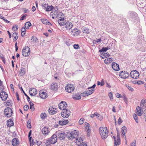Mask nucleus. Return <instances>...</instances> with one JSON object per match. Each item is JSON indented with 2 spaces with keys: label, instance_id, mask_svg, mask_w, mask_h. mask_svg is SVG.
I'll use <instances>...</instances> for the list:
<instances>
[{
  "label": "nucleus",
  "instance_id": "19",
  "mask_svg": "<svg viewBox=\"0 0 146 146\" xmlns=\"http://www.w3.org/2000/svg\"><path fill=\"white\" fill-rule=\"evenodd\" d=\"M127 128L125 126H123L121 128V131L122 136L123 137H124V138L125 139L126 141V137L125 136V134L126 132Z\"/></svg>",
  "mask_w": 146,
  "mask_h": 146
},
{
  "label": "nucleus",
  "instance_id": "21",
  "mask_svg": "<svg viewBox=\"0 0 146 146\" xmlns=\"http://www.w3.org/2000/svg\"><path fill=\"white\" fill-rule=\"evenodd\" d=\"M25 68L23 67H21L19 71V75L20 76H24L25 73Z\"/></svg>",
  "mask_w": 146,
  "mask_h": 146
},
{
  "label": "nucleus",
  "instance_id": "63",
  "mask_svg": "<svg viewBox=\"0 0 146 146\" xmlns=\"http://www.w3.org/2000/svg\"><path fill=\"white\" fill-rule=\"evenodd\" d=\"M100 56L102 58H106V56L105 55V54H101Z\"/></svg>",
  "mask_w": 146,
  "mask_h": 146
},
{
  "label": "nucleus",
  "instance_id": "8",
  "mask_svg": "<svg viewBox=\"0 0 146 146\" xmlns=\"http://www.w3.org/2000/svg\"><path fill=\"white\" fill-rule=\"evenodd\" d=\"M114 140L115 146H119V145L120 144L121 140L119 135H117V138L115 136H113Z\"/></svg>",
  "mask_w": 146,
  "mask_h": 146
},
{
  "label": "nucleus",
  "instance_id": "11",
  "mask_svg": "<svg viewBox=\"0 0 146 146\" xmlns=\"http://www.w3.org/2000/svg\"><path fill=\"white\" fill-rule=\"evenodd\" d=\"M56 134H57L58 137L60 138V139L63 140L65 137V134L63 131L57 132H56Z\"/></svg>",
  "mask_w": 146,
  "mask_h": 146
},
{
  "label": "nucleus",
  "instance_id": "27",
  "mask_svg": "<svg viewBox=\"0 0 146 146\" xmlns=\"http://www.w3.org/2000/svg\"><path fill=\"white\" fill-rule=\"evenodd\" d=\"M71 32L73 33L72 35L73 36H77L79 34L78 29H73L72 31Z\"/></svg>",
  "mask_w": 146,
  "mask_h": 146
},
{
  "label": "nucleus",
  "instance_id": "44",
  "mask_svg": "<svg viewBox=\"0 0 146 146\" xmlns=\"http://www.w3.org/2000/svg\"><path fill=\"white\" fill-rule=\"evenodd\" d=\"M18 26L17 25H14L12 27V30L14 31H16L18 29Z\"/></svg>",
  "mask_w": 146,
  "mask_h": 146
},
{
  "label": "nucleus",
  "instance_id": "60",
  "mask_svg": "<svg viewBox=\"0 0 146 146\" xmlns=\"http://www.w3.org/2000/svg\"><path fill=\"white\" fill-rule=\"evenodd\" d=\"M27 16V15H24L22 16V17L20 18V20H23L25 19Z\"/></svg>",
  "mask_w": 146,
  "mask_h": 146
},
{
  "label": "nucleus",
  "instance_id": "23",
  "mask_svg": "<svg viewBox=\"0 0 146 146\" xmlns=\"http://www.w3.org/2000/svg\"><path fill=\"white\" fill-rule=\"evenodd\" d=\"M140 106L142 108H146V99H143L141 100L140 103Z\"/></svg>",
  "mask_w": 146,
  "mask_h": 146
},
{
  "label": "nucleus",
  "instance_id": "33",
  "mask_svg": "<svg viewBox=\"0 0 146 146\" xmlns=\"http://www.w3.org/2000/svg\"><path fill=\"white\" fill-rule=\"evenodd\" d=\"M54 9V7L52 6H47L45 10L46 11H49L52 10Z\"/></svg>",
  "mask_w": 146,
  "mask_h": 146
},
{
  "label": "nucleus",
  "instance_id": "15",
  "mask_svg": "<svg viewBox=\"0 0 146 146\" xmlns=\"http://www.w3.org/2000/svg\"><path fill=\"white\" fill-rule=\"evenodd\" d=\"M64 25L65 28L68 30L71 29L73 26L72 23L69 21L66 22L65 23Z\"/></svg>",
  "mask_w": 146,
  "mask_h": 146
},
{
  "label": "nucleus",
  "instance_id": "16",
  "mask_svg": "<svg viewBox=\"0 0 146 146\" xmlns=\"http://www.w3.org/2000/svg\"><path fill=\"white\" fill-rule=\"evenodd\" d=\"M66 22V21L65 19V18L63 17L62 18H61L60 19H58V22L59 25L61 26H63L64 25L65 23Z\"/></svg>",
  "mask_w": 146,
  "mask_h": 146
},
{
  "label": "nucleus",
  "instance_id": "32",
  "mask_svg": "<svg viewBox=\"0 0 146 146\" xmlns=\"http://www.w3.org/2000/svg\"><path fill=\"white\" fill-rule=\"evenodd\" d=\"M82 30V31L83 33L89 34L90 33V30L88 28H84Z\"/></svg>",
  "mask_w": 146,
  "mask_h": 146
},
{
  "label": "nucleus",
  "instance_id": "57",
  "mask_svg": "<svg viewBox=\"0 0 146 146\" xmlns=\"http://www.w3.org/2000/svg\"><path fill=\"white\" fill-rule=\"evenodd\" d=\"M98 114L97 113L95 112L94 114H92L91 115V117L92 118L94 117L95 116H98Z\"/></svg>",
  "mask_w": 146,
  "mask_h": 146
},
{
  "label": "nucleus",
  "instance_id": "2",
  "mask_svg": "<svg viewBox=\"0 0 146 146\" xmlns=\"http://www.w3.org/2000/svg\"><path fill=\"white\" fill-rule=\"evenodd\" d=\"M30 48L27 46L24 47L22 52L23 55L25 57L29 56L30 54Z\"/></svg>",
  "mask_w": 146,
  "mask_h": 146
},
{
  "label": "nucleus",
  "instance_id": "64",
  "mask_svg": "<svg viewBox=\"0 0 146 146\" xmlns=\"http://www.w3.org/2000/svg\"><path fill=\"white\" fill-rule=\"evenodd\" d=\"M81 144V146H87V145L85 142H82Z\"/></svg>",
  "mask_w": 146,
  "mask_h": 146
},
{
  "label": "nucleus",
  "instance_id": "47",
  "mask_svg": "<svg viewBox=\"0 0 146 146\" xmlns=\"http://www.w3.org/2000/svg\"><path fill=\"white\" fill-rule=\"evenodd\" d=\"M31 38V40H33V43L34 44L36 42L37 40V38L36 37H35L34 36H32Z\"/></svg>",
  "mask_w": 146,
  "mask_h": 146
},
{
  "label": "nucleus",
  "instance_id": "14",
  "mask_svg": "<svg viewBox=\"0 0 146 146\" xmlns=\"http://www.w3.org/2000/svg\"><path fill=\"white\" fill-rule=\"evenodd\" d=\"M57 111L56 108L53 106H50L48 109V111L49 113L51 115L55 114Z\"/></svg>",
  "mask_w": 146,
  "mask_h": 146
},
{
  "label": "nucleus",
  "instance_id": "61",
  "mask_svg": "<svg viewBox=\"0 0 146 146\" xmlns=\"http://www.w3.org/2000/svg\"><path fill=\"white\" fill-rule=\"evenodd\" d=\"M122 120L121 119V118L119 117L118 121V124L119 125L121 124V123H122Z\"/></svg>",
  "mask_w": 146,
  "mask_h": 146
},
{
  "label": "nucleus",
  "instance_id": "39",
  "mask_svg": "<svg viewBox=\"0 0 146 146\" xmlns=\"http://www.w3.org/2000/svg\"><path fill=\"white\" fill-rule=\"evenodd\" d=\"M87 124L85 125V128L87 132L91 131L90 129L89 125V124L88 123H87Z\"/></svg>",
  "mask_w": 146,
  "mask_h": 146
},
{
  "label": "nucleus",
  "instance_id": "7",
  "mask_svg": "<svg viewBox=\"0 0 146 146\" xmlns=\"http://www.w3.org/2000/svg\"><path fill=\"white\" fill-rule=\"evenodd\" d=\"M119 76L121 78L125 79L129 76V74L125 71H121L119 74Z\"/></svg>",
  "mask_w": 146,
  "mask_h": 146
},
{
  "label": "nucleus",
  "instance_id": "17",
  "mask_svg": "<svg viewBox=\"0 0 146 146\" xmlns=\"http://www.w3.org/2000/svg\"><path fill=\"white\" fill-rule=\"evenodd\" d=\"M12 144L13 146H17L19 144V141L18 138H13L12 141Z\"/></svg>",
  "mask_w": 146,
  "mask_h": 146
},
{
  "label": "nucleus",
  "instance_id": "20",
  "mask_svg": "<svg viewBox=\"0 0 146 146\" xmlns=\"http://www.w3.org/2000/svg\"><path fill=\"white\" fill-rule=\"evenodd\" d=\"M29 93L31 96H35L37 94V90L35 88H31L29 90Z\"/></svg>",
  "mask_w": 146,
  "mask_h": 146
},
{
  "label": "nucleus",
  "instance_id": "58",
  "mask_svg": "<svg viewBox=\"0 0 146 146\" xmlns=\"http://www.w3.org/2000/svg\"><path fill=\"white\" fill-rule=\"evenodd\" d=\"M127 87L128 89L131 91L132 92L133 91V88H132L131 86H127Z\"/></svg>",
  "mask_w": 146,
  "mask_h": 146
},
{
  "label": "nucleus",
  "instance_id": "51",
  "mask_svg": "<svg viewBox=\"0 0 146 146\" xmlns=\"http://www.w3.org/2000/svg\"><path fill=\"white\" fill-rule=\"evenodd\" d=\"M84 119H83L81 118L79 121V123L80 125L82 124L84 122Z\"/></svg>",
  "mask_w": 146,
  "mask_h": 146
},
{
  "label": "nucleus",
  "instance_id": "4",
  "mask_svg": "<svg viewBox=\"0 0 146 146\" xmlns=\"http://www.w3.org/2000/svg\"><path fill=\"white\" fill-rule=\"evenodd\" d=\"M13 113V111L11 108L9 107L6 108L4 111V114L8 117H10Z\"/></svg>",
  "mask_w": 146,
  "mask_h": 146
},
{
  "label": "nucleus",
  "instance_id": "43",
  "mask_svg": "<svg viewBox=\"0 0 146 146\" xmlns=\"http://www.w3.org/2000/svg\"><path fill=\"white\" fill-rule=\"evenodd\" d=\"M31 133H32V131L30 130L29 132V135H28V137L29 139V141L30 142L31 145V139H32V137H31L30 136L31 134Z\"/></svg>",
  "mask_w": 146,
  "mask_h": 146
},
{
  "label": "nucleus",
  "instance_id": "45",
  "mask_svg": "<svg viewBox=\"0 0 146 146\" xmlns=\"http://www.w3.org/2000/svg\"><path fill=\"white\" fill-rule=\"evenodd\" d=\"M45 143L46 146H50V144L51 143L48 139L45 141Z\"/></svg>",
  "mask_w": 146,
  "mask_h": 146
},
{
  "label": "nucleus",
  "instance_id": "46",
  "mask_svg": "<svg viewBox=\"0 0 146 146\" xmlns=\"http://www.w3.org/2000/svg\"><path fill=\"white\" fill-rule=\"evenodd\" d=\"M76 142H80V144H81V143L82 142V141H83L82 139V138L81 137H79L78 138H76Z\"/></svg>",
  "mask_w": 146,
  "mask_h": 146
},
{
  "label": "nucleus",
  "instance_id": "30",
  "mask_svg": "<svg viewBox=\"0 0 146 146\" xmlns=\"http://www.w3.org/2000/svg\"><path fill=\"white\" fill-rule=\"evenodd\" d=\"M57 17L58 19H61V18H62L63 17L65 18V17L64 15V14L62 12H60L58 14Z\"/></svg>",
  "mask_w": 146,
  "mask_h": 146
},
{
  "label": "nucleus",
  "instance_id": "40",
  "mask_svg": "<svg viewBox=\"0 0 146 146\" xmlns=\"http://www.w3.org/2000/svg\"><path fill=\"white\" fill-rule=\"evenodd\" d=\"M21 90L22 91L23 93L27 97V100H28V102H29V101H30V98L29 97V96L25 93L23 91V89L22 87H21Z\"/></svg>",
  "mask_w": 146,
  "mask_h": 146
},
{
  "label": "nucleus",
  "instance_id": "13",
  "mask_svg": "<svg viewBox=\"0 0 146 146\" xmlns=\"http://www.w3.org/2000/svg\"><path fill=\"white\" fill-rule=\"evenodd\" d=\"M52 144H54L57 141V136L56 135L54 134L52 136V137L48 139Z\"/></svg>",
  "mask_w": 146,
  "mask_h": 146
},
{
  "label": "nucleus",
  "instance_id": "6",
  "mask_svg": "<svg viewBox=\"0 0 146 146\" xmlns=\"http://www.w3.org/2000/svg\"><path fill=\"white\" fill-rule=\"evenodd\" d=\"M139 75L138 72L135 70L131 71L130 73L131 77L134 79H137L139 78Z\"/></svg>",
  "mask_w": 146,
  "mask_h": 146
},
{
  "label": "nucleus",
  "instance_id": "3",
  "mask_svg": "<svg viewBox=\"0 0 146 146\" xmlns=\"http://www.w3.org/2000/svg\"><path fill=\"white\" fill-rule=\"evenodd\" d=\"M70 114V111L66 108L63 109L61 113L62 116L64 118H68Z\"/></svg>",
  "mask_w": 146,
  "mask_h": 146
},
{
  "label": "nucleus",
  "instance_id": "24",
  "mask_svg": "<svg viewBox=\"0 0 146 146\" xmlns=\"http://www.w3.org/2000/svg\"><path fill=\"white\" fill-rule=\"evenodd\" d=\"M58 88V87L57 83H53L51 85V88L52 90L56 91L57 90Z\"/></svg>",
  "mask_w": 146,
  "mask_h": 146
},
{
  "label": "nucleus",
  "instance_id": "37",
  "mask_svg": "<svg viewBox=\"0 0 146 146\" xmlns=\"http://www.w3.org/2000/svg\"><path fill=\"white\" fill-rule=\"evenodd\" d=\"M105 82L104 80V79H103L101 82H100L99 81H98L97 82V85H101V86H102L104 85Z\"/></svg>",
  "mask_w": 146,
  "mask_h": 146
},
{
  "label": "nucleus",
  "instance_id": "31",
  "mask_svg": "<svg viewBox=\"0 0 146 146\" xmlns=\"http://www.w3.org/2000/svg\"><path fill=\"white\" fill-rule=\"evenodd\" d=\"M13 37L14 38L13 39V41H15L17 40L18 38V33H14L12 35Z\"/></svg>",
  "mask_w": 146,
  "mask_h": 146
},
{
  "label": "nucleus",
  "instance_id": "42",
  "mask_svg": "<svg viewBox=\"0 0 146 146\" xmlns=\"http://www.w3.org/2000/svg\"><path fill=\"white\" fill-rule=\"evenodd\" d=\"M89 90L87 91V92L88 93V95H90L92 94V93L94 92V89H89Z\"/></svg>",
  "mask_w": 146,
  "mask_h": 146
},
{
  "label": "nucleus",
  "instance_id": "25",
  "mask_svg": "<svg viewBox=\"0 0 146 146\" xmlns=\"http://www.w3.org/2000/svg\"><path fill=\"white\" fill-rule=\"evenodd\" d=\"M112 67L113 69L115 70H119V65L115 62L112 63Z\"/></svg>",
  "mask_w": 146,
  "mask_h": 146
},
{
  "label": "nucleus",
  "instance_id": "28",
  "mask_svg": "<svg viewBox=\"0 0 146 146\" xmlns=\"http://www.w3.org/2000/svg\"><path fill=\"white\" fill-rule=\"evenodd\" d=\"M13 122L11 119H9L7 121V125L8 126L10 127L13 126Z\"/></svg>",
  "mask_w": 146,
  "mask_h": 146
},
{
  "label": "nucleus",
  "instance_id": "29",
  "mask_svg": "<svg viewBox=\"0 0 146 146\" xmlns=\"http://www.w3.org/2000/svg\"><path fill=\"white\" fill-rule=\"evenodd\" d=\"M73 98L74 100H79L81 98V96L79 94H77L74 95Z\"/></svg>",
  "mask_w": 146,
  "mask_h": 146
},
{
  "label": "nucleus",
  "instance_id": "53",
  "mask_svg": "<svg viewBox=\"0 0 146 146\" xmlns=\"http://www.w3.org/2000/svg\"><path fill=\"white\" fill-rule=\"evenodd\" d=\"M136 143L135 140L133 142L131 143L130 144V146H135L136 145Z\"/></svg>",
  "mask_w": 146,
  "mask_h": 146
},
{
  "label": "nucleus",
  "instance_id": "12",
  "mask_svg": "<svg viewBox=\"0 0 146 146\" xmlns=\"http://www.w3.org/2000/svg\"><path fill=\"white\" fill-rule=\"evenodd\" d=\"M0 97L2 100H6L8 97V95L5 92H1L0 93Z\"/></svg>",
  "mask_w": 146,
  "mask_h": 146
},
{
  "label": "nucleus",
  "instance_id": "54",
  "mask_svg": "<svg viewBox=\"0 0 146 146\" xmlns=\"http://www.w3.org/2000/svg\"><path fill=\"white\" fill-rule=\"evenodd\" d=\"M76 131V130H75L74 131V135H73L74 136V138H75V139H76V138H77V136L78 135V133L77 132H76V133H75V132Z\"/></svg>",
  "mask_w": 146,
  "mask_h": 146
},
{
  "label": "nucleus",
  "instance_id": "9",
  "mask_svg": "<svg viewBox=\"0 0 146 146\" xmlns=\"http://www.w3.org/2000/svg\"><path fill=\"white\" fill-rule=\"evenodd\" d=\"M59 108L62 110L66 109L67 107V104L64 101H62L59 104Z\"/></svg>",
  "mask_w": 146,
  "mask_h": 146
},
{
  "label": "nucleus",
  "instance_id": "49",
  "mask_svg": "<svg viewBox=\"0 0 146 146\" xmlns=\"http://www.w3.org/2000/svg\"><path fill=\"white\" fill-rule=\"evenodd\" d=\"M107 50V49L106 47H103L101 49L99 50V52H105Z\"/></svg>",
  "mask_w": 146,
  "mask_h": 146
},
{
  "label": "nucleus",
  "instance_id": "5",
  "mask_svg": "<svg viewBox=\"0 0 146 146\" xmlns=\"http://www.w3.org/2000/svg\"><path fill=\"white\" fill-rule=\"evenodd\" d=\"M74 87L73 85L70 84H67L65 86V90L68 93L73 92L74 90Z\"/></svg>",
  "mask_w": 146,
  "mask_h": 146
},
{
  "label": "nucleus",
  "instance_id": "62",
  "mask_svg": "<svg viewBox=\"0 0 146 146\" xmlns=\"http://www.w3.org/2000/svg\"><path fill=\"white\" fill-rule=\"evenodd\" d=\"M48 20L46 19H44L42 21V22L44 24H46V23L48 22Z\"/></svg>",
  "mask_w": 146,
  "mask_h": 146
},
{
  "label": "nucleus",
  "instance_id": "48",
  "mask_svg": "<svg viewBox=\"0 0 146 146\" xmlns=\"http://www.w3.org/2000/svg\"><path fill=\"white\" fill-rule=\"evenodd\" d=\"M27 127L29 128H31V121L30 120H29L27 121Z\"/></svg>",
  "mask_w": 146,
  "mask_h": 146
},
{
  "label": "nucleus",
  "instance_id": "52",
  "mask_svg": "<svg viewBox=\"0 0 146 146\" xmlns=\"http://www.w3.org/2000/svg\"><path fill=\"white\" fill-rule=\"evenodd\" d=\"M24 109L25 111H27L29 109V106L28 105H26L24 106Z\"/></svg>",
  "mask_w": 146,
  "mask_h": 146
},
{
  "label": "nucleus",
  "instance_id": "41",
  "mask_svg": "<svg viewBox=\"0 0 146 146\" xmlns=\"http://www.w3.org/2000/svg\"><path fill=\"white\" fill-rule=\"evenodd\" d=\"M40 116L42 119H44L46 117V115L45 113H41Z\"/></svg>",
  "mask_w": 146,
  "mask_h": 146
},
{
  "label": "nucleus",
  "instance_id": "18",
  "mask_svg": "<svg viewBox=\"0 0 146 146\" xmlns=\"http://www.w3.org/2000/svg\"><path fill=\"white\" fill-rule=\"evenodd\" d=\"M42 133L44 135H48L50 132L47 127H44L42 130Z\"/></svg>",
  "mask_w": 146,
  "mask_h": 146
},
{
  "label": "nucleus",
  "instance_id": "22",
  "mask_svg": "<svg viewBox=\"0 0 146 146\" xmlns=\"http://www.w3.org/2000/svg\"><path fill=\"white\" fill-rule=\"evenodd\" d=\"M69 121L68 120L62 119L61 120L59 121V124L61 125H66L68 123Z\"/></svg>",
  "mask_w": 146,
  "mask_h": 146
},
{
  "label": "nucleus",
  "instance_id": "50",
  "mask_svg": "<svg viewBox=\"0 0 146 146\" xmlns=\"http://www.w3.org/2000/svg\"><path fill=\"white\" fill-rule=\"evenodd\" d=\"M87 94H88V93L87 92V91L84 92H83L82 93V96L84 97L86 96L89 95H88Z\"/></svg>",
  "mask_w": 146,
  "mask_h": 146
},
{
  "label": "nucleus",
  "instance_id": "10",
  "mask_svg": "<svg viewBox=\"0 0 146 146\" xmlns=\"http://www.w3.org/2000/svg\"><path fill=\"white\" fill-rule=\"evenodd\" d=\"M39 94L40 98L43 99H45L48 96L46 91L42 90L39 91Z\"/></svg>",
  "mask_w": 146,
  "mask_h": 146
},
{
  "label": "nucleus",
  "instance_id": "55",
  "mask_svg": "<svg viewBox=\"0 0 146 146\" xmlns=\"http://www.w3.org/2000/svg\"><path fill=\"white\" fill-rule=\"evenodd\" d=\"M109 96L111 100L113 99V94L111 92H110L109 94Z\"/></svg>",
  "mask_w": 146,
  "mask_h": 146
},
{
  "label": "nucleus",
  "instance_id": "56",
  "mask_svg": "<svg viewBox=\"0 0 146 146\" xmlns=\"http://www.w3.org/2000/svg\"><path fill=\"white\" fill-rule=\"evenodd\" d=\"M74 48L76 49H79L80 48L79 45L78 44H74L73 46Z\"/></svg>",
  "mask_w": 146,
  "mask_h": 146
},
{
  "label": "nucleus",
  "instance_id": "34",
  "mask_svg": "<svg viewBox=\"0 0 146 146\" xmlns=\"http://www.w3.org/2000/svg\"><path fill=\"white\" fill-rule=\"evenodd\" d=\"M28 102L29 103L30 105V109H31L32 111H33L35 110L34 105V104L32 103L31 101L30 100Z\"/></svg>",
  "mask_w": 146,
  "mask_h": 146
},
{
  "label": "nucleus",
  "instance_id": "36",
  "mask_svg": "<svg viewBox=\"0 0 146 146\" xmlns=\"http://www.w3.org/2000/svg\"><path fill=\"white\" fill-rule=\"evenodd\" d=\"M31 25V23L28 21L26 22L25 25V27L26 29H28L29 27Z\"/></svg>",
  "mask_w": 146,
  "mask_h": 146
},
{
  "label": "nucleus",
  "instance_id": "1",
  "mask_svg": "<svg viewBox=\"0 0 146 146\" xmlns=\"http://www.w3.org/2000/svg\"><path fill=\"white\" fill-rule=\"evenodd\" d=\"M99 132L103 139H106L108 136V131L107 127H100L99 128Z\"/></svg>",
  "mask_w": 146,
  "mask_h": 146
},
{
  "label": "nucleus",
  "instance_id": "59",
  "mask_svg": "<svg viewBox=\"0 0 146 146\" xmlns=\"http://www.w3.org/2000/svg\"><path fill=\"white\" fill-rule=\"evenodd\" d=\"M122 97L123 98L124 101L126 103L127 101V100L126 96L125 95H124Z\"/></svg>",
  "mask_w": 146,
  "mask_h": 146
},
{
  "label": "nucleus",
  "instance_id": "26",
  "mask_svg": "<svg viewBox=\"0 0 146 146\" xmlns=\"http://www.w3.org/2000/svg\"><path fill=\"white\" fill-rule=\"evenodd\" d=\"M141 107H140L139 106H137L136 108V113L139 116H141L142 115L141 113Z\"/></svg>",
  "mask_w": 146,
  "mask_h": 146
},
{
  "label": "nucleus",
  "instance_id": "38",
  "mask_svg": "<svg viewBox=\"0 0 146 146\" xmlns=\"http://www.w3.org/2000/svg\"><path fill=\"white\" fill-rule=\"evenodd\" d=\"M133 118L135 120L136 122L138 123V120L137 118V116L136 114L135 113H134L133 114Z\"/></svg>",
  "mask_w": 146,
  "mask_h": 146
},
{
  "label": "nucleus",
  "instance_id": "35",
  "mask_svg": "<svg viewBox=\"0 0 146 146\" xmlns=\"http://www.w3.org/2000/svg\"><path fill=\"white\" fill-rule=\"evenodd\" d=\"M74 132H72V133H69L68 134V137L69 138V139H71L74 138V136L73 135Z\"/></svg>",
  "mask_w": 146,
  "mask_h": 146
}]
</instances>
